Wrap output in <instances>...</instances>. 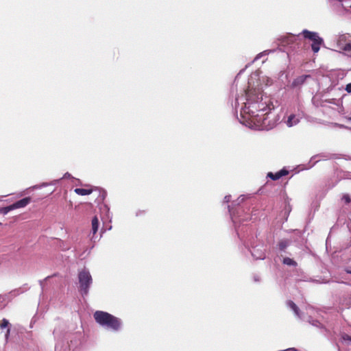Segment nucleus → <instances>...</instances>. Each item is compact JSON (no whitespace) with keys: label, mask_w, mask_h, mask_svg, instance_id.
Instances as JSON below:
<instances>
[{"label":"nucleus","mask_w":351,"mask_h":351,"mask_svg":"<svg viewBox=\"0 0 351 351\" xmlns=\"http://www.w3.org/2000/svg\"><path fill=\"white\" fill-rule=\"evenodd\" d=\"M93 317L96 322L101 326H106L114 331H117L121 328V319L107 312L97 311Z\"/></svg>","instance_id":"f257e3e1"},{"label":"nucleus","mask_w":351,"mask_h":351,"mask_svg":"<svg viewBox=\"0 0 351 351\" xmlns=\"http://www.w3.org/2000/svg\"><path fill=\"white\" fill-rule=\"evenodd\" d=\"M246 99L248 104L247 107L249 110V113L252 114L253 115L255 114L254 110H257L256 108V103L258 102L260 99H263V95L262 91L258 89H247L245 92ZM247 104H245V106Z\"/></svg>","instance_id":"f03ea898"},{"label":"nucleus","mask_w":351,"mask_h":351,"mask_svg":"<svg viewBox=\"0 0 351 351\" xmlns=\"http://www.w3.org/2000/svg\"><path fill=\"white\" fill-rule=\"evenodd\" d=\"M302 34L305 38L312 41L311 49L314 53H317L321 45L324 43L323 39L319 37L317 32H310L307 29L303 30Z\"/></svg>","instance_id":"7ed1b4c3"},{"label":"nucleus","mask_w":351,"mask_h":351,"mask_svg":"<svg viewBox=\"0 0 351 351\" xmlns=\"http://www.w3.org/2000/svg\"><path fill=\"white\" fill-rule=\"evenodd\" d=\"M78 278L82 293V295H86L92 283V277L88 271L82 270L79 273Z\"/></svg>","instance_id":"20e7f679"},{"label":"nucleus","mask_w":351,"mask_h":351,"mask_svg":"<svg viewBox=\"0 0 351 351\" xmlns=\"http://www.w3.org/2000/svg\"><path fill=\"white\" fill-rule=\"evenodd\" d=\"M351 35L349 34H343L339 35L337 39V45L340 49L345 51H351Z\"/></svg>","instance_id":"39448f33"},{"label":"nucleus","mask_w":351,"mask_h":351,"mask_svg":"<svg viewBox=\"0 0 351 351\" xmlns=\"http://www.w3.org/2000/svg\"><path fill=\"white\" fill-rule=\"evenodd\" d=\"M256 108L257 110H254L255 114H254V117L259 116L257 112L260 111L265 112L266 108H268V110H270L271 108H274V106L272 104H267L266 101L263 102V100L260 99L258 102L256 103ZM252 116H253L252 114Z\"/></svg>","instance_id":"423d86ee"},{"label":"nucleus","mask_w":351,"mask_h":351,"mask_svg":"<svg viewBox=\"0 0 351 351\" xmlns=\"http://www.w3.org/2000/svg\"><path fill=\"white\" fill-rule=\"evenodd\" d=\"M311 78V76L310 75H300L293 80V81L291 83V88H297L300 87L302 85L304 84L306 80L307 79Z\"/></svg>","instance_id":"0eeeda50"},{"label":"nucleus","mask_w":351,"mask_h":351,"mask_svg":"<svg viewBox=\"0 0 351 351\" xmlns=\"http://www.w3.org/2000/svg\"><path fill=\"white\" fill-rule=\"evenodd\" d=\"M32 202V198L30 197H26L23 199H21L15 203L11 204V206L13 210L24 208L27 206Z\"/></svg>","instance_id":"6e6552de"},{"label":"nucleus","mask_w":351,"mask_h":351,"mask_svg":"<svg viewBox=\"0 0 351 351\" xmlns=\"http://www.w3.org/2000/svg\"><path fill=\"white\" fill-rule=\"evenodd\" d=\"M288 174L289 171L285 169H282L276 173L269 172L267 175V177L271 178L272 180H277L282 176H285Z\"/></svg>","instance_id":"1a4fd4ad"},{"label":"nucleus","mask_w":351,"mask_h":351,"mask_svg":"<svg viewBox=\"0 0 351 351\" xmlns=\"http://www.w3.org/2000/svg\"><path fill=\"white\" fill-rule=\"evenodd\" d=\"M300 122V119L296 118L295 114H291L287 121V125L288 127H292L297 125Z\"/></svg>","instance_id":"9d476101"},{"label":"nucleus","mask_w":351,"mask_h":351,"mask_svg":"<svg viewBox=\"0 0 351 351\" xmlns=\"http://www.w3.org/2000/svg\"><path fill=\"white\" fill-rule=\"evenodd\" d=\"M74 191L79 195H86L90 194L93 192V190L90 189L76 188Z\"/></svg>","instance_id":"9b49d317"},{"label":"nucleus","mask_w":351,"mask_h":351,"mask_svg":"<svg viewBox=\"0 0 351 351\" xmlns=\"http://www.w3.org/2000/svg\"><path fill=\"white\" fill-rule=\"evenodd\" d=\"M91 225L93 234H95L97 232L99 228V220L96 216L93 218Z\"/></svg>","instance_id":"f8f14e48"},{"label":"nucleus","mask_w":351,"mask_h":351,"mask_svg":"<svg viewBox=\"0 0 351 351\" xmlns=\"http://www.w3.org/2000/svg\"><path fill=\"white\" fill-rule=\"evenodd\" d=\"M287 305L290 308H291L294 311L296 315H299V308L293 301L289 300L287 302Z\"/></svg>","instance_id":"ddd939ff"},{"label":"nucleus","mask_w":351,"mask_h":351,"mask_svg":"<svg viewBox=\"0 0 351 351\" xmlns=\"http://www.w3.org/2000/svg\"><path fill=\"white\" fill-rule=\"evenodd\" d=\"M283 263L290 266H297V263L292 258L286 257L283 259Z\"/></svg>","instance_id":"4468645a"},{"label":"nucleus","mask_w":351,"mask_h":351,"mask_svg":"<svg viewBox=\"0 0 351 351\" xmlns=\"http://www.w3.org/2000/svg\"><path fill=\"white\" fill-rule=\"evenodd\" d=\"M12 208L11 206V205L8 206H6V207H2V208H0V214H3V215H6L8 214L10 211L12 210Z\"/></svg>","instance_id":"2eb2a0df"},{"label":"nucleus","mask_w":351,"mask_h":351,"mask_svg":"<svg viewBox=\"0 0 351 351\" xmlns=\"http://www.w3.org/2000/svg\"><path fill=\"white\" fill-rule=\"evenodd\" d=\"M7 302V295H0V307L1 305L3 307L5 306Z\"/></svg>","instance_id":"dca6fc26"},{"label":"nucleus","mask_w":351,"mask_h":351,"mask_svg":"<svg viewBox=\"0 0 351 351\" xmlns=\"http://www.w3.org/2000/svg\"><path fill=\"white\" fill-rule=\"evenodd\" d=\"M252 255L256 259L258 258H260V259H263L265 256H264V254L263 253H261L259 255H256V249L254 248L253 249V251L252 252Z\"/></svg>","instance_id":"f3484780"},{"label":"nucleus","mask_w":351,"mask_h":351,"mask_svg":"<svg viewBox=\"0 0 351 351\" xmlns=\"http://www.w3.org/2000/svg\"><path fill=\"white\" fill-rule=\"evenodd\" d=\"M342 200H343L346 204H348L351 202V198L348 194H344L342 196Z\"/></svg>","instance_id":"a211bd4d"},{"label":"nucleus","mask_w":351,"mask_h":351,"mask_svg":"<svg viewBox=\"0 0 351 351\" xmlns=\"http://www.w3.org/2000/svg\"><path fill=\"white\" fill-rule=\"evenodd\" d=\"M9 325V322L6 319H3L0 323V327L1 328H5Z\"/></svg>","instance_id":"6ab92c4d"},{"label":"nucleus","mask_w":351,"mask_h":351,"mask_svg":"<svg viewBox=\"0 0 351 351\" xmlns=\"http://www.w3.org/2000/svg\"><path fill=\"white\" fill-rule=\"evenodd\" d=\"M346 90L348 93H351V83L348 84L346 85Z\"/></svg>","instance_id":"aec40b11"},{"label":"nucleus","mask_w":351,"mask_h":351,"mask_svg":"<svg viewBox=\"0 0 351 351\" xmlns=\"http://www.w3.org/2000/svg\"><path fill=\"white\" fill-rule=\"evenodd\" d=\"M344 339H348L349 341H351V337H350L349 335H346V337H344Z\"/></svg>","instance_id":"412c9836"},{"label":"nucleus","mask_w":351,"mask_h":351,"mask_svg":"<svg viewBox=\"0 0 351 351\" xmlns=\"http://www.w3.org/2000/svg\"><path fill=\"white\" fill-rule=\"evenodd\" d=\"M347 272L349 274H351V271H348Z\"/></svg>","instance_id":"4be33fe9"},{"label":"nucleus","mask_w":351,"mask_h":351,"mask_svg":"<svg viewBox=\"0 0 351 351\" xmlns=\"http://www.w3.org/2000/svg\"><path fill=\"white\" fill-rule=\"evenodd\" d=\"M350 119L351 120V117L350 118Z\"/></svg>","instance_id":"5701e85b"}]
</instances>
